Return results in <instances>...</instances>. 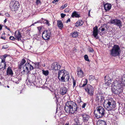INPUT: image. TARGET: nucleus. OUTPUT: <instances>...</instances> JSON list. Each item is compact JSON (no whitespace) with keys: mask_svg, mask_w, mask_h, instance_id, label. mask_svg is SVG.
<instances>
[{"mask_svg":"<svg viewBox=\"0 0 125 125\" xmlns=\"http://www.w3.org/2000/svg\"><path fill=\"white\" fill-rule=\"evenodd\" d=\"M78 103H80L82 102V101L80 98H79V100H78Z\"/></svg>","mask_w":125,"mask_h":125,"instance_id":"51","label":"nucleus"},{"mask_svg":"<svg viewBox=\"0 0 125 125\" xmlns=\"http://www.w3.org/2000/svg\"><path fill=\"white\" fill-rule=\"evenodd\" d=\"M67 3L65 4L64 5H62V6L61 8L62 9H64V8H65L66 7H67Z\"/></svg>","mask_w":125,"mask_h":125,"instance_id":"39","label":"nucleus"},{"mask_svg":"<svg viewBox=\"0 0 125 125\" xmlns=\"http://www.w3.org/2000/svg\"><path fill=\"white\" fill-rule=\"evenodd\" d=\"M110 51L111 55L114 57H116L120 55V48L119 45H115Z\"/></svg>","mask_w":125,"mask_h":125,"instance_id":"4","label":"nucleus"},{"mask_svg":"<svg viewBox=\"0 0 125 125\" xmlns=\"http://www.w3.org/2000/svg\"><path fill=\"white\" fill-rule=\"evenodd\" d=\"M4 27L5 28H6L8 29V30L10 31V32H11V31H10V30L9 28H7V26H5Z\"/></svg>","mask_w":125,"mask_h":125,"instance_id":"48","label":"nucleus"},{"mask_svg":"<svg viewBox=\"0 0 125 125\" xmlns=\"http://www.w3.org/2000/svg\"><path fill=\"white\" fill-rule=\"evenodd\" d=\"M13 73L11 67L9 66L7 70L6 74L8 76H12L13 75Z\"/></svg>","mask_w":125,"mask_h":125,"instance_id":"20","label":"nucleus"},{"mask_svg":"<svg viewBox=\"0 0 125 125\" xmlns=\"http://www.w3.org/2000/svg\"><path fill=\"white\" fill-rule=\"evenodd\" d=\"M104 6L105 11H107L111 9V4L106 3L105 4H104Z\"/></svg>","mask_w":125,"mask_h":125,"instance_id":"22","label":"nucleus"},{"mask_svg":"<svg viewBox=\"0 0 125 125\" xmlns=\"http://www.w3.org/2000/svg\"><path fill=\"white\" fill-rule=\"evenodd\" d=\"M1 65L2 64V63L3 64L4 67H2V68H3L4 69H5L6 66V62L4 60H3L2 59H1Z\"/></svg>","mask_w":125,"mask_h":125,"instance_id":"30","label":"nucleus"},{"mask_svg":"<svg viewBox=\"0 0 125 125\" xmlns=\"http://www.w3.org/2000/svg\"><path fill=\"white\" fill-rule=\"evenodd\" d=\"M15 39L19 41L21 40V33L19 31H16L15 32Z\"/></svg>","mask_w":125,"mask_h":125,"instance_id":"17","label":"nucleus"},{"mask_svg":"<svg viewBox=\"0 0 125 125\" xmlns=\"http://www.w3.org/2000/svg\"><path fill=\"white\" fill-rule=\"evenodd\" d=\"M5 34V33L4 32L2 33V35H4Z\"/></svg>","mask_w":125,"mask_h":125,"instance_id":"63","label":"nucleus"},{"mask_svg":"<svg viewBox=\"0 0 125 125\" xmlns=\"http://www.w3.org/2000/svg\"><path fill=\"white\" fill-rule=\"evenodd\" d=\"M80 116L82 117V120L84 122H88L91 119V116L86 113L81 114Z\"/></svg>","mask_w":125,"mask_h":125,"instance_id":"11","label":"nucleus"},{"mask_svg":"<svg viewBox=\"0 0 125 125\" xmlns=\"http://www.w3.org/2000/svg\"><path fill=\"white\" fill-rule=\"evenodd\" d=\"M90 11H91V10H89V11H88V16H90Z\"/></svg>","mask_w":125,"mask_h":125,"instance_id":"55","label":"nucleus"},{"mask_svg":"<svg viewBox=\"0 0 125 125\" xmlns=\"http://www.w3.org/2000/svg\"><path fill=\"white\" fill-rule=\"evenodd\" d=\"M38 29L39 30H40L41 29V28L40 27H38Z\"/></svg>","mask_w":125,"mask_h":125,"instance_id":"59","label":"nucleus"},{"mask_svg":"<svg viewBox=\"0 0 125 125\" xmlns=\"http://www.w3.org/2000/svg\"><path fill=\"white\" fill-rule=\"evenodd\" d=\"M71 16L73 18H74V17L76 18H79L80 17V14L77 13L76 11H74L72 13Z\"/></svg>","mask_w":125,"mask_h":125,"instance_id":"27","label":"nucleus"},{"mask_svg":"<svg viewBox=\"0 0 125 125\" xmlns=\"http://www.w3.org/2000/svg\"><path fill=\"white\" fill-rule=\"evenodd\" d=\"M6 15L8 17H9L10 16V15L8 13H6Z\"/></svg>","mask_w":125,"mask_h":125,"instance_id":"54","label":"nucleus"},{"mask_svg":"<svg viewBox=\"0 0 125 125\" xmlns=\"http://www.w3.org/2000/svg\"><path fill=\"white\" fill-rule=\"evenodd\" d=\"M73 87H75L76 84V81L74 79L73 80Z\"/></svg>","mask_w":125,"mask_h":125,"instance_id":"40","label":"nucleus"},{"mask_svg":"<svg viewBox=\"0 0 125 125\" xmlns=\"http://www.w3.org/2000/svg\"><path fill=\"white\" fill-rule=\"evenodd\" d=\"M40 1L39 0H36V3L37 4H39L40 3Z\"/></svg>","mask_w":125,"mask_h":125,"instance_id":"52","label":"nucleus"},{"mask_svg":"<svg viewBox=\"0 0 125 125\" xmlns=\"http://www.w3.org/2000/svg\"><path fill=\"white\" fill-rule=\"evenodd\" d=\"M58 0H54V1L55 2L57 1H58Z\"/></svg>","mask_w":125,"mask_h":125,"instance_id":"62","label":"nucleus"},{"mask_svg":"<svg viewBox=\"0 0 125 125\" xmlns=\"http://www.w3.org/2000/svg\"><path fill=\"white\" fill-rule=\"evenodd\" d=\"M61 15L62 18H63L66 16V15L62 13L61 14Z\"/></svg>","mask_w":125,"mask_h":125,"instance_id":"46","label":"nucleus"},{"mask_svg":"<svg viewBox=\"0 0 125 125\" xmlns=\"http://www.w3.org/2000/svg\"><path fill=\"white\" fill-rule=\"evenodd\" d=\"M68 89L65 87H61L59 90V93L61 95H63L67 93Z\"/></svg>","mask_w":125,"mask_h":125,"instance_id":"15","label":"nucleus"},{"mask_svg":"<svg viewBox=\"0 0 125 125\" xmlns=\"http://www.w3.org/2000/svg\"><path fill=\"white\" fill-rule=\"evenodd\" d=\"M39 22V21H37V22H35L34 23H32L30 26H31L34 25L35 24H36L38 23Z\"/></svg>","mask_w":125,"mask_h":125,"instance_id":"49","label":"nucleus"},{"mask_svg":"<svg viewBox=\"0 0 125 125\" xmlns=\"http://www.w3.org/2000/svg\"><path fill=\"white\" fill-rule=\"evenodd\" d=\"M84 58L85 60L86 61L88 62H89L90 61V60L88 59V56L87 55H85L84 56Z\"/></svg>","mask_w":125,"mask_h":125,"instance_id":"34","label":"nucleus"},{"mask_svg":"<svg viewBox=\"0 0 125 125\" xmlns=\"http://www.w3.org/2000/svg\"><path fill=\"white\" fill-rule=\"evenodd\" d=\"M33 67L29 63H27L23 67V70L21 72V73L24 74L25 73H28L30 71L33 70Z\"/></svg>","mask_w":125,"mask_h":125,"instance_id":"6","label":"nucleus"},{"mask_svg":"<svg viewBox=\"0 0 125 125\" xmlns=\"http://www.w3.org/2000/svg\"><path fill=\"white\" fill-rule=\"evenodd\" d=\"M42 22H43L44 23L46 24L48 26H49L50 25V23L48 21L46 20L42 19Z\"/></svg>","mask_w":125,"mask_h":125,"instance_id":"29","label":"nucleus"},{"mask_svg":"<svg viewBox=\"0 0 125 125\" xmlns=\"http://www.w3.org/2000/svg\"><path fill=\"white\" fill-rule=\"evenodd\" d=\"M10 6L12 11H14L18 9L19 7V4L18 1H13L10 3Z\"/></svg>","mask_w":125,"mask_h":125,"instance_id":"7","label":"nucleus"},{"mask_svg":"<svg viewBox=\"0 0 125 125\" xmlns=\"http://www.w3.org/2000/svg\"><path fill=\"white\" fill-rule=\"evenodd\" d=\"M106 122L104 120H99L97 122L96 125H106Z\"/></svg>","mask_w":125,"mask_h":125,"instance_id":"26","label":"nucleus"},{"mask_svg":"<svg viewBox=\"0 0 125 125\" xmlns=\"http://www.w3.org/2000/svg\"><path fill=\"white\" fill-rule=\"evenodd\" d=\"M86 104V103H84L82 106V108H85Z\"/></svg>","mask_w":125,"mask_h":125,"instance_id":"44","label":"nucleus"},{"mask_svg":"<svg viewBox=\"0 0 125 125\" xmlns=\"http://www.w3.org/2000/svg\"><path fill=\"white\" fill-rule=\"evenodd\" d=\"M26 61L24 59H23L22 60L21 62L20 63L21 65H23L26 62Z\"/></svg>","mask_w":125,"mask_h":125,"instance_id":"35","label":"nucleus"},{"mask_svg":"<svg viewBox=\"0 0 125 125\" xmlns=\"http://www.w3.org/2000/svg\"><path fill=\"white\" fill-rule=\"evenodd\" d=\"M107 28V25L104 24L99 28V30H100L102 32H103L105 31V30H106Z\"/></svg>","mask_w":125,"mask_h":125,"instance_id":"23","label":"nucleus"},{"mask_svg":"<svg viewBox=\"0 0 125 125\" xmlns=\"http://www.w3.org/2000/svg\"><path fill=\"white\" fill-rule=\"evenodd\" d=\"M65 71L64 70H62L59 72L58 78L60 81L63 80V77L65 73Z\"/></svg>","mask_w":125,"mask_h":125,"instance_id":"13","label":"nucleus"},{"mask_svg":"<svg viewBox=\"0 0 125 125\" xmlns=\"http://www.w3.org/2000/svg\"><path fill=\"white\" fill-rule=\"evenodd\" d=\"M104 106L105 108L109 111L110 114L112 115V111L114 110V109L116 107V103L115 101L112 98H110L106 100L104 102Z\"/></svg>","mask_w":125,"mask_h":125,"instance_id":"3","label":"nucleus"},{"mask_svg":"<svg viewBox=\"0 0 125 125\" xmlns=\"http://www.w3.org/2000/svg\"><path fill=\"white\" fill-rule=\"evenodd\" d=\"M70 18L68 19L66 21V23H67L68 22H70Z\"/></svg>","mask_w":125,"mask_h":125,"instance_id":"53","label":"nucleus"},{"mask_svg":"<svg viewBox=\"0 0 125 125\" xmlns=\"http://www.w3.org/2000/svg\"><path fill=\"white\" fill-rule=\"evenodd\" d=\"M95 96L96 100L98 102L101 103L104 100V97L101 94L99 93L97 94Z\"/></svg>","mask_w":125,"mask_h":125,"instance_id":"12","label":"nucleus"},{"mask_svg":"<svg viewBox=\"0 0 125 125\" xmlns=\"http://www.w3.org/2000/svg\"><path fill=\"white\" fill-rule=\"evenodd\" d=\"M42 73L45 76H46L48 75L49 74V72L48 70L43 71Z\"/></svg>","mask_w":125,"mask_h":125,"instance_id":"32","label":"nucleus"},{"mask_svg":"<svg viewBox=\"0 0 125 125\" xmlns=\"http://www.w3.org/2000/svg\"><path fill=\"white\" fill-rule=\"evenodd\" d=\"M89 51L90 52H92L94 51V50L91 48H90L89 49Z\"/></svg>","mask_w":125,"mask_h":125,"instance_id":"42","label":"nucleus"},{"mask_svg":"<svg viewBox=\"0 0 125 125\" xmlns=\"http://www.w3.org/2000/svg\"><path fill=\"white\" fill-rule=\"evenodd\" d=\"M71 35H72V37L76 38L78 36V32L77 31H75L71 33Z\"/></svg>","mask_w":125,"mask_h":125,"instance_id":"28","label":"nucleus"},{"mask_svg":"<svg viewBox=\"0 0 125 125\" xmlns=\"http://www.w3.org/2000/svg\"><path fill=\"white\" fill-rule=\"evenodd\" d=\"M15 83H17V84H18V83H19V81H18L17 82H15Z\"/></svg>","mask_w":125,"mask_h":125,"instance_id":"57","label":"nucleus"},{"mask_svg":"<svg viewBox=\"0 0 125 125\" xmlns=\"http://www.w3.org/2000/svg\"><path fill=\"white\" fill-rule=\"evenodd\" d=\"M89 79L90 80L92 81L94 79V76L93 75L89 76Z\"/></svg>","mask_w":125,"mask_h":125,"instance_id":"36","label":"nucleus"},{"mask_svg":"<svg viewBox=\"0 0 125 125\" xmlns=\"http://www.w3.org/2000/svg\"><path fill=\"white\" fill-rule=\"evenodd\" d=\"M69 11V9L66 8L65 10V11L66 12H68Z\"/></svg>","mask_w":125,"mask_h":125,"instance_id":"47","label":"nucleus"},{"mask_svg":"<svg viewBox=\"0 0 125 125\" xmlns=\"http://www.w3.org/2000/svg\"><path fill=\"white\" fill-rule=\"evenodd\" d=\"M65 125H69V124L68 123H66Z\"/></svg>","mask_w":125,"mask_h":125,"instance_id":"60","label":"nucleus"},{"mask_svg":"<svg viewBox=\"0 0 125 125\" xmlns=\"http://www.w3.org/2000/svg\"><path fill=\"white\" fill-rule=\"evenodd\" d=\"M6 55H4V56H3V57L4 58H6Z\"/></svg>","mask_w":125,"mask_h":125,"instance_id":"61","label":"nucleus"},{"mask_svg":"<svg viewBox=\"0 0 125 125\" xmlns=\"http://www.w3.org/2000/svg\"><path fill=\"white\" fill-rule=\"evenodd\" d=\"M52 67L55 70H59L61 68V66L58 64L57 62L53 63L52 65Z\"/></svg>","mask_w":125,"mask_h":125,"instance_id":"18","label":"nucleus"},{"mask_svg":"<svg viewBox=\"0 0 125 125\" xmlns=\"http://www.w3.org/2000/svg\"><path fill=\"white\" fill-rule=\"evenodd\" d=\"M112 80L110 78L109 76L108 75L104 77V82L105 84L107 85H109L111 84Z\"/></svg>","mask_w":125,"mask_h":125,"instance_id":"14","label":"nucleus"},{"mask_svg":"<svg viewBox=\"0 0 125 125\" xmlns=\"http://www.w3.org/2000/svg\"><path fill=\"white\" fill-rule=\"evenodd\" d=\"M70 78L69 75V74H66L65 73L63 77V80L62 81V82H66L68 81Z\"/></svg>","mask_w":125,"mask_h":125,"instance_id":"24","label":"nucleus"},{"mask_svg":"<svg viewBox=\"0 0 125 125\" xmlns=\"http://www.w3.org/2000/svg\"><path fill=\"white\" fill-rule=\"evenodd\" d=\"M7 21V19H5V20L4 21V23H5Z\"/></svg>","mask_w":125,"mask_h":125,"instance_id":"58","label":"nucleus"},{"mask_svg":"<svg viewBox=\"0 0 125 125\" xmlns=\"http://www.w3.org/2000/svg\"><path fill=\"white\" fill-rule=\"evenodd\" d=\"M84 83L83 84L82 87H84L87 84V79L84 80V81L83 82Z\"/></svg>","mask_w":125,"mask_h":125,"instance_id":"33","label":"nucleus"},{"mask_svg":"<svg viewBox=\"0 0 125 125\" xmlns=\"http://www.w3.org/2000/svg\"><path fill=\"white\" fill-rule=\"evenodd\" d=\"M78 107L76 104L72 101L67 102L65 106L64 109L67 113L73 114L77 111Z\"/></svg>","mask_w":125,"mask_h":125,"instance_id":"2","label":"nucleus"},{"mask_svg":"<svg viewBox=\"0 0 125 125\" xmlns=\"http://www.w3.org/2000/svg\"><path fill=\"white\" fill-rule=\"evenodd\" d=\"M124 84L120 81L116 80L113 83L112 85V91L113 93L118 94L123 91Z\"/></svg>","mask_w":125,"mask_h":125,"instance_id":"1","label":"nucleus"},{"mask_svg":"<svg viewBox=\"0 0 125 125\" xmlns=\"http://www.w3.org/2000/svg\"><path fill=\"white\" fill-rule=\"evenodd\" d=\"M2 26L0 24V30H1L2 29Z\"/></svg>","mask_w":125,"mask_h":125,"instance_id":"56","label":"nucleus"},{"mask_svg":"<svg viewBox=\"0 0 125 125\" xmlns=\"http://www.w3.org/2000/svg\"><path fill=\"white\" fill-rule=\"evenodd\" d=\"M77 74L79 77H82L84 76V73L82 69L80 68H79L77 69Z\"/></svg>","mask_w":125,"mask_h":125,"instance_id":"19","label":"nucleus"},{"mask_svg":"<svg viewBox=\"0 0 125 125\" xmlns=\"http://www.w3.org/2000/svg\"><path fill=\"white\" fill-rule=\"evenodd\" d=\"M6 37L5 36H3V37H1V38L3 39L4 40H5L6 39Z\"/></svg>","mask_w":125,"mask_h":125,"instance_id":"50","label":"nucleus"},{"mask_svg":"<svg viewBox=\"0 0 125 125\" xmlns=\"http://www.w3.org/2000/svg\"><path fill=\"white\" fill-rule=\"evenodd\" d=\"M83 21L82 20H79L75 23V26L76 27H78L81 26L83 25Z\"/></svg>","mask_w":125,"mask_h":125,"instance_id":"25","label":"nucleus"},{"mask_svg":"<svg viewBox=\"0 0 125 125\" xmlns=\"http://www.w3.org/2000/svg\"><path fill=\"white\" fill-rule=\"evenodd\" d=\"M7 87L8 88H9V86L8 85H7Z\"/></svg>","mask_w":125,"mask_h":125,"instance_id":"64","label":"nucleus"},{"mask_svg":"<svg viewBox=\"0 0 125 125\" xmlns=\"http://www.w3.org/2000/svg\"><path fill=\"white\" fill-rule=\"evenodd\" d=\"M23 66V65H21V64L19 63V69H21Z\"/></svg>","mask_w":125,"mask_h":125,"instance_id":"43","label":"nucleus"},{"mask_svg":"<svg viewBox=\"0 0 125 125\" xmlns=\"http://www.w3.org/2000/svg\"><path fill=\"white\" fill-rule=\"evenodd\" d=\"M110 23L118 26L119 28H120L122 26V23L121 20L117 19L111 20Z\"/></svg>","mask_w":125,"mask_h":125,"instance_id":"8","label":"nucleus"},{"mask_svg":"<svg viewBox=\"0 0 125 125\" xmlns=\"http://www.w3.org/2000/svg\"><path fill=\"white\" fill-rule=\"evenodd\" d=\"M75 120H77V122H76V123L75 124V125H80L79 121L78 120L76 119Z\"/></svg>","mask_w":125,"mask_h":125,"instance_id":"45","label":"nucleus"},{"mask_svg":"<svg viewBox=\"0 0 125 125\" xmlns=\"http://www.w3.org/2000/svg\"><path fill=\"white\" fill-rule=\"evenodd\" d=\"M57 26L60 29L62 30L63 28V24L61 21L58 20L57 23Z\"/></svg>","mask_w":125,"mask_h":125,"instance_id":"21","label":"nucleus"},{"mask_svg":"<svg viewBox=\"0 0 125 125\" xmlns=\"http://www.w3.org/2000/svg\"><path fill=\"white\" fill-rule=\"evenodd\" d=\"M9 39L11 40L14 41L15 40V38L13 36H10V38Z\"/></svg>","mask_w":125,"mask_h":125,"instance_id":"41","label":"nucleus"},{"mask_svg":"<svg viewBox=\"0 0 125 125\" xmlns=\"http://www.w3.org/2000/svg\"><path fill=\"white\" fill-rule=\"evenodd\" d=\"M104 109L102 107H97L94 111V113L97 118L102 117L104 114Z\"/></svg>","mask_w":125,"mask_h":125,"instance_id":"5","label":"nucleus"},{"mask_svg":"<svg viewBox=\"0 0 125 125\" xmlns=\"http://www.w3.org/2000/svg\"><path fill=\"white\" fill-rule=\"evenodd\" d=\"M121 79L122 82H123L124 84H125V74H124L121 76Z\"/></svg>","mask_w":125,"mask_h":125,"instance_id":"31","label":"nucleus"},{"mask_svg":"<svg viewBox=\"0 0 125 125\" xmlns=\"http://www.w3.org/2000/svg\"><path fill=\"white\" fill-rule=\"evenodd\" d=\"M85 90L89 95L92 96L94 95V89L92 86L89 84L85 88Z\"/></svg>","mask_w":125,"mask_h":125,"instance_id":"9","label":"nucleus"},{"mask_svg":"<svg viewBox=\"0 0 125 125\" xmlns=\"http://www.w3.org/2000/svg\"><path fill=\"white\" fill-rule=\"evenodd\" d=\"M93 34L94 37L96 39H98V37L97 36L98 34V27L97 26H95V27L93 28Z\"/></svg>","mask_w":125,"mask_h":125,"instance_id":"16","label":"nucleus"},{"mask_svg":"<svg viewBox=\"0 0 125 125\" xmlns=\"http://www.w3.org/2000/svg\"><path fill=\"white\" fill-rule=\"evenodd\" d=\"M8 47L9 46L8 45H4L2 46V49H5L8 48Z\"/></svg>","mask_w":125,"mask_h":125,"instance_id":"37","label":"nucleus"},{"mask_svg":"<svg viewBox=\"0 0 125 125\" xmlns=\"http://www.w3.org/2000/svg\"><path fill=\"white\" fill-rule=\"evenodd\" d=\"M51 32L50 30L44 31L42 33V38L45 40H49L50 39Z\"/></svg>","mask_w":125,"mask_h":125,"instance_id":"10","label":"nucleus"},{"mask_svg":"<svg viewBox=\"0 0 125 125\" xmlns=\"http://www.w3.org/2000/svg\"><path fill=\"white\" fill-rule=\"evenodd\" d=\"M35 64L36 67L37 68H38L39 66V63L38 62H36L34 63Z\"/></svg>","mask_w":125,"mask_h":125,"instance_id":"38","label":"nucleus"}]
</instances>
